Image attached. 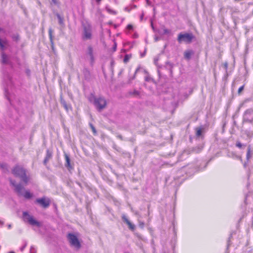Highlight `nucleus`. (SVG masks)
Returning a JSON list of instances; mask_svg holds the SVG:
<instances>
[{
    "instance_id": "obj_1",
    "label": "nucleus",
    "mask_w": 253,
    "mask_h": 253,
    "mask_svg": "<svg viewBox=\"0 0 253 253\" xmlns=\"http://www.w3.org/2000/svg\"><path fill=\"white\" fill-rule=\"evenodd\" d=\"M12 173L15 176L20 177L26 185L30 180L29 175L27 174L26 170L21 166L16 165L14 167L12 170Z\"/></svg>"
},
{
    "instance_id": "obj_2",
    "label": "nucleus",
    "mask_w": 253,
    "mask_h": 253,
    "mask_svg": "<svg viewBox=\"0 0 253 253\" xmlns=\"http://www.w3.org/2000/svg\"><path fill=\"white\" fill-rule=\"evenodd\" d=\"M10 182L11 185L14 187V190L19 196H23L26 199H30L33 197V194L29 191H26L25 192H23L24 190L23 186L21 184H16L15 180L11 179H10Z\"/></svg>"
},
{
    "instance_id": "obj_3",
    "label": "nucleus",
    "mask_w": 253,
    "mask_h": 253,
    "mask_svg": "<svg viewBox=\"0 0 253 253\" xmlns=\"http://www.w3.org/2000/svg\"><path fill=\"white\" fill-rule=\"evenodd\" d=\"M93 104L98 111H101L106 108L107 101L103 97H94Z\"/></svg>"
},
{
    "instance_id": "obj_4",
    "label": "nucleus",
    "mask_w": 253,
    "mask_h": 253,
    "mask_svg": "<svg viewBox=\"0 0 253 253\" xmlns=\"http://www.w3.org/2000/svg\"><path fill=\"white\" fill-rule=\"evenodd\" d=\"M23 217L25 221L28 222L30 225L40 227L42 223L36 220L33 216L29 214L27 212L24 211L23 213Z\"/></svg>"
},
{
    "instance_id": "obj_5",
    "label": "nucleus",
    "mask_w": 253,
    "mask_h": 253,
    "mask_svg": "<svg viewBox=\"0 0 253 253\" xmlns=\"http://www.w3.org/2000/svg\"><path fill=\"white\" fill-rule=\"evenodd\" d=\"M68 241L71 247L79 250L81 246L77 237L72 233H69L67 235Z\"/></svg>"
},
{
    "instance_id": "obj_6",
    "label": "nucleus",
    "mask_w": 253,
    "mask_h": 253,
    "mask_svg": "<svg viewBox=\"0 0 253 253\" xmlns=\"http://www.w3.org/2000/svg\"><path fill=\"white\" fill-rule=\"evenodd\" d=\"M194 37L191 33H180L177 38V41L179 43L182 42L190 43L191 42Z\"/></svg>"
},
{
    "instance_id": "obj_7",
    "label": "nucleus",
    "mask_w": 253,
    "mask_h": 253,
    "mask_svg": "<svg viewBox=\"0 0 253 253\" xmlns=\"http://www.w3.org/2000/svg\"><path fill=\"white\" fill-rule=\"evenodd\" d=\"M84 40H89L92 38V29L89 25H84L82 34Z\"/></svg>"
},
{
    "instance_id": "obj_8",
    "label": "nucleus",
    "mask_w": 253,
    "mask_h": 253,
    "mask_svg": "<svg viewBox=\"0 0 253 253\" xmlns=\"http://www.w3.org/2000/svg\"><path fill=\"white\" fill-rule=\"evenodd\" d=\"M84 56L86 59L89 60L90 64L92 65L94 61V58L93 48L91 45H89L87 46L85 51Z\"/></svg>"
},
{
    "instance_id": "obj_9",
    "label": "nucleus",
    "mask_w": 253,
    "mask_h": 253,
    "mask_svg": "<svg viewBox=\"0 0 253 253\" xmlns=\"http://www.w3.org/2000/svg\"><path fill=\"white\" fill-rule=\"evenodd\" d=\"M244 121L253 123V110L250 109L246 110L244 115Z\"/></svg>"
},
{
    "instance_id": "obj_10",
    "label": "nucleus",
    "mask_w": 253,
    "mask_h": 253,
    "mask_svg": "<svg viewBox=\"0 0 253 253\" xmlns=\"http://www.w3.org/2000/svg\"><path fill=\"white\" fill-rule=\"evenodd\" d=\"M36 202L44 208H47L50 203L49 199L45 197L37 199Z\"/></svg>"
},
{
    "instance_id": "obj_11",
    "label": "nucleus",
    "mask_w": 253,
    "mask_h": 253,
    "mask_svg": "<svg viewBox=\"0 0 253 253\" xmlns=\"http://www.w3.org/2000/svg\"><path fill=\"white\" fill-rule=\"evenodd\" d=\"M9 46V42L6 38H0V49L2 51Z\"/></svg>"
},
{
    "instance_id": "obj_12",
    "label": "nucleus",
    "mask_w": 253,
    "mask_h": 253,
    "mask_svg": "<svg viewBox=\"0 0 253 253\" xmlns=\"http://www.w3.org/2000/svg\"><path fill=\"white\" fill-rule=\"evenodd\" d=\"M1 62L2 64L8 65L10 63L9 57L7 55H6L3 51L1 52Z\"/></svg>"
},
{
    "instance_id": "obj_13",
    "label": "nucleus",
    "mask_w": 253,
    "mask_h": 253,
    "mask_svg": "<svg viewBox=\"0 0 253 253\" xmlns=\"http://www.w3.org/2000/svg\"><path fill=\"white\" fill-rule=\"evenodd\" d=\"M122 219L123 220L124 222H126L127 225L128 226V227L131 230H134L135 229V225L132 224L129 220L127 218L126 216L123 214L122 216Z\"/></svg>"
},
{
    "instance_id": "obj_14",
    "label": "nucleus",
    "mask_w": 253,
    "mask_h": 253,
    "mask_svg": "<svg viewBox=\"0 0 253 253\" xmlns=\"http://www.w3.org/2000/svg\"><path fill=\"white\" fill-rule=\"evenodd\" d=\"M60 103L66 111H68L71 109V106L67 104L65 100L63 99L61 96L60 97Z\"/></svg>"
},
{
    "instance_id": "obj_15",
    "label": "nucleus",
    "mask_w": 253,
    "mask_h": 253,
    "mask_svg": "<svg viewBox=\"0 0 253 253\" xmlns=\"http://www.w3.org/2000/svg\"><path fill=\"white\" fill-rule=\"evenodd\" d=\"M64 156L66 160L65 166L68 168V169H70L72 168L70 164V159L67 154H65Z\"/></svg>"
},
{
    "instance_id": "obj_16",
    "label": "nucleus",
    "mask_w": 253,
    "mask_h": 253,
    "mask_svg": "<svg viewBox=\"0 0 253 253\" xmlns=\"http://www.w3.org/2000/svg\"><path fill=\"white\" fill-rule=\"evenodd\" d=\"M193 54L194 52L192 50H186L184 53V58L187 60H189Z\"/></svg>"
},
{
    "instance_id": "obj_17",
    "label": "nucleus",
    "mask_w": 253,
    "mask_h": 253,
    "mask_svg": "<svg viewBox=\"0 0 253 253\" xmlns=\"http://www.w3.org/2000/svg\"><path fill=\"white\" fill-rule=\"evenodd\" d=\"M53 33V31L51 28H49L48 30L49 37L50 39V42H51V45L53 47V36L52 35Z\"/></svg>"
},
{
    "instance_id": "obj_18",
    "label": "nucleus",
    "mask_w": 253,
    "mask_h": 253,
    "mask_svg": "<svg viewBox=\"0 0 253 253\" xmlns=\"http://www.w3.org/2000/svg\"><path fill=\"white\" fill-rule=\"evenodd\" d=\"M0 168L5 172L8 171V167L7 165L5 163H0Z\"/></svg>"
},
{
    "instance_id": "obj_19",
    "label": "nucleus",
    "mask_w": 253,
    "mask_h": 253,
    "mask_svg": "<svg viewBox=\"0 0 253 253\" xmlns=\"http://www.w3.org/2000/svg\"><path fill=\"white\" fill-rule=\"evenodd\" d=\"M56 16L58 19V22L60 25H63L64 24V19L62 17H61L59 14L57 13Z\"/></svg>"
},
{
    "instance_id": "obj_20",
    "label": "nucleus",
    "mask_w": 253,
    "mask_h": 253,
    "mask_svg": "<svg viewBox=\"0 0 253 253\" xmlns=\"http://www.w3.org/2000/svg\"><path fill=\"white\" fill-rule=\"evenodd\" d=\"M12 40L15 42H18L19 39V36L18 34H14L11 36Z\"/></svg>"
},
{
    "instance_id": "obj_21",
    "label": "nucleus",
    "mask_w": 253,
    "mask_h": 253,
    "mask_svg": "<svg viewBox=\"0 0 253 253\" xmlns=\"http://www.w3.org/2000/svg\"><path fill=\"white\" fill-rule=\"evenodd\" d=\"M171 33V31L170 30L164 28L163 29V34L164 35H170Z\"/></svg>"
},
{
    "instance_id": "obj_22",
    "label": "nucleus",
    "mask_w": 253,
    "mask_h": 253,
    "mask_svg": "<svg viewBox=\"0 0 253 253\" xmlns=\"http://www.w3.org/2000/svg\"><path fill=\"white\" fill-rule=\"evenodd\" d=\"M236 147L239 148H242V147H243L244 148H245L246 147V145L245 144H242L239 141H237L236 143Z\"/></svg>"
},
{
    "instance_id": "obj_23",
    "label": "nucleus",
    "mask_w": 253,
    "mask_h": 253,
    "mask_svg": "<svg viewBox=\"0 0 253 253\" xmlns=\"http://www.w3.org/2000/svg\"><path fill=\"white\" fill-rule=\"evenodd\" d=\"M89 126H90V127H91V130H92V132H93V134H94V135H96V134H97V131H96V129H95V127H94V126H93V125L92 124H91V123H90V124H89Z\"/></svg>"
},
{
    "instance_id": "obj_24",
    "label": "nucleus",
    "mask_w": 253,
    "mask_h": 253,
    "mask_svg": "<svg viewBox=\"0 0 253 253\" xmlns=\"http://www.w3.org/2000/svg\"><path fill=\"white\" fill-rule=\"evenodd\" d=\"M202 130L200 128H196V135L198 137L202 135Z\"/></svg>"
},
{
    "instance_id": "obj_25",
    "label": "nucleus",
    "mask_w": 253,
    "mask_h": 253,
    "mask_svg": "<svg viewBox=\"0 0 253 253\" xmlns=\"http://www.w3.org/2000/svg\"><path fill=\"white\" fill-rule=\"evenodd\" d=\"M51 157H52L51 152L49 150H47L46 151V155L45 158H46L48 159H50L51 158Z\"/></svg>"
},
{
    "instance_id": "obj_26",
    "label": "nucleus",
    "mask_w": 253,
    "mask_h": 253,
    "mask_svg": "<svg viewBox=\"0 0 253 253\" xmlns=\"http://www.w3.org/2000/svg\"><path fill=\"white\" fill-rule=\"evenodd\" d=\"M251 148L250 147H249L248 149L247 154V160H249L251 158Z\"/></svg>"
},
{
    "instance_id": "obj_27",
    "label": "nucleus",
    "mask_w": 253,
    "mask_h": 253,
    "mask_svg": "<svg viewBox=\"0 0 253 253\" xmlns=\"http://www.w3.org/2000/svg\"><path fill=\"white\" fill-rule=\"evenodd\" d=\"M131 94L135 96H138L139 95V92L137 90H134L133 91L130 93Z\"/></svg>"
},
{
    "instance_id": "obj_28",
    "label": "nucleus",
    "mask_w": 253,
    "mask_h": 253,
    "mask_svg": "<svg viewBox=\"0 0 253 253\" xmlns=\"http://www.w3.org/2000/svg\"><path fill=\"white\" fill-rule=\"evenodd\" d=\"M131 56L130 55H126L125 56V58H124V61L125 62H127L129 59H130Z\"/></svg>"
},
{
    "instance_id": "obj_29",
    "label": "nucleus",
    "mask_w": 253,
    "mask_h": 253,
    "mask_svg": "<svg viewBox=\"0 0 253 253\" xmlns=\"http://www.w3.org/2000/svg\"><path fill=\"white\" fill-rule=\"evenodd\" d=\"M244 85H242V86H241L239 89H238V94H240L241 93V92L243 91V90L244 89Z\"/></svg>"
},
{
    "instance_id": "obj_30",
    "label": "nucleus",
    "mask_w": 253,
    "mask_h": 253,
    "mask_svg": "<svg viewBox=\"0 0 253 253\" xmlns=\"http://www.w3.org/2000/svg\"><path fill=\"white\" fill-rule=\"evenodd\" d=\"M30 253H36V250L33 247H31L30 249Z\"/></svg>"
},
{
    "instance_id": "obj_31",
    "label": "nucleus",
    "mask_w": 253,
    "mask_h": 253,
    "mask_svg": "<svg viewBox=\"0 0 253 253\" xmlns=\"http://www.w3.org/2000/svg\"><path fill=\"white\" fill-rule=\"evenodd\" d=\"M126 28L128 30H132L133 29V26L131 24H129L127 25Z\"/></svg>"
},
{
    "instance_id": "obj_32",
    "label": "nucleus",
    "mask_w": 253,
    "mask_h": 253,
    "mask_svg": "<svg viewBox=\"0 0 253 253\" xmlns=\"http://www.w3.org/2000/svg\"><path fill=\"white\" fill-rule=\"evenodd\" d=\"M107 11L110 13H112L113 14H116V12L112 10H111L110 9L108 8H107Z\"/></svg>"
},
{
    "instance_id": "obj_33",
    "label": "nucleus",
    "mask_w": 253,
    "mask_h": 253,
    "mask_svg": "<svg viewBox=\"0 0 253 253\" xmlns=\"http://www.w3.org/2000/svg\"><path fill=\"white\" fill-rule=\"evenodd\" d=\"M49 159L46 158H45L44 160V161H43V163L44 165H46L47 163V162L49 161Z\"/></svg>"
},
{
    "instance_id": "obj_34",
    "label": "nucleus",
    "mask_w": 253,
    "mask_h": 253,
    "mask_svg": "<svg viewBox=\"0 0 253 253\" xmlns=\"http://www.w3.org/2000/svg\"><path fill=\"white\" fill-rule=\"evenodd\" d=\"M224 67L225 70L227 69L228 68V63L227 62H225L224 63Z\"/></svg>"
},
{
    "instance_id": "obj_35",
    "label": "nucleus",
    "mask_w": 253,
    "mask_h": 253,
    "mask_svg": "<svg viewBox=\"0 0 253 253\" xmlns=\"http://www.w3.org/2000/svg\"><path fill=\"white\" fill-rule=\"evenodd\" d=\"M52 1L53 3H54L55 4H57V1L56 0H52Z\"/></svg>"
},
{
    "instance_id": "obj_36",
    "label": "nucleus",
    "mask_w": 253,
    "mask_h": 253,
    "mask_svg": "<svg viewBox=\"0 0 253 253\" xmlns=\"http://www.w3.org/2000/svg\"><path fill=\"white\" fill-rule=\"evenodd\" d=\"M117 137H118V138H120V139L123 140V137L122 135H119L117 136Z\"/></svg>"
},
{
    "instance_id": "obj_37",
    "label": "nucleus",
    "mask_w": 253,
    "mask_h": 253,
    "mask_svg": "<svg viewBox=\"0 0 253 253\" xmlns=\"http://www.w3.org/2000/svg\"><path fill=\"white\" fill-rule=\"evenodd\" d=\"M150 78L149 77H146L145 78V81H149L150 80Z\"/></svg>"
},
{
    "instance_id": "obj_38",
    "label": "nucleus",
    "mask_w": 253,
    "mask_h": 253,
    "mask_svg": "<svg viewBox=\"0 0 253 253\" xmlns=\"http://www.w3.org/2000/svg\"><path fill=\"white\" fill-rule=\"evenodd\" d=\"M136 7V5H131V9H133V8H135Z\"/></svg>"
},
{
    "instance_id": "obj_39",
    "label": "nucleus",
    "mask_w": 253,
    "mask_h": 253,
    "mask_svg": "<svg viewBox=\"0 0 253 253\" xmlns=\"http://www.w3.org/2000/svg\"><path fill=\"white\" fill-rule=\"evenodd\" d=\"M25 246H26V245H25V246H24L23 247H22L21 248V250L22 251L24 249V248H25Z\"/></svg>"
},
{
    "instance_id": "obj_40",
    "label": "nucleus",
    "mask_w": 253,
    "mask_h": 253,
    "mask_svg": "<svg viewBox=\"0 0 253 253\" xmlns=\"http://www.w3.org/2000/svg\"><path fill=\"white\" fill-rule=\"evenodd\" d=\"M143 16V14H142L141 16V19H142Z\"/></svg>"
},
{
    "instance_id": "obj_41",
    "label": "nucleus",
    "mask_w": 253,
    "mask_h": 253,
    "mask_svg": "<svg viewBox=\"0 0 253 253\" xmlns=\"http://www.w3.org/2000/svg\"><path fill=\"white\" fill-rule=\"evenodd\" d=\"M138 70H139V68H137V69L136 70V71H135V73L137 72H138Z\"/></svg>"
},
{
    "instance_id": "obj_42",
    "label": "nucleus",
    "mask_w": 253,
    "mask_h": 253,
    "mask_svg": "<svg viewBox=\"0 0 253 253\" xmlns=\"http://www.w3.org/2000/svg\"><path fill=\"white\" fill-rule=\"evenodd\" d=\"M8 253H15L13 251H11V252H9Z\"/></svg>"
},
{
    "instance_id": "obj_43",
    "label": "nucleus",
    "mask_w": 253,
    "mask_h": 253,
    "mask_svg": "<svg viewBox=\"0 0 253 253\" xmlns=\"http://www.w3.org/2000/svg\"><path fill=\"white\" fill-rule=\"evenodd\" d=\"M101 0H96L97 1L99 2L100 1H101Z\"/></svg>"
},
{
    "instance_id": "obj_44",
    "label": "nucleus",
    "mask_w": 253,
    "mask_h": 253,
    "mask_svg": "<svg viewBox=\"0 0 253 253\" xmlns=\"http://www.w3.org/2000/svg\"><path fill=\"white\" fill-rule=\"evenodd\" d=\"M10 227H11V225H9V226H8V228H10Z\"/></svg>"
},
{
    "instance_id": "obj_45",
    "label": "nucleus",
    "mask_w": 253,
    "mask_h": 253,
    "mask_svg": "<svg viewBox=\"0 0 253 253\" xmlns=\"http://www.w3.org/2000/svg\"><path fill=\"white\" fill-rule=\"evenodd\" d=\"M246 134H247V135L249 136L250 135V134H248L247 133H246Z\"/></svg>"
},
{
    "instance_id": "obj_46",
    "label": "nucleus",
    "mask_w": 253,
    "mask_h": 253,
    "mask_svg": "<svg viewBox=\"0 0 253 253\" xmlns=\"http://www.w3.org/2000/svg\"><path fill=\"white\" fill-rule=\"evenodd\" d=\"M6 96H7V95H6ZM6 97H7L8 100H9V98H8V97H7V96H6Z\"/></svg>"
},
{
    "instance_id": "obj_47",
    "label": "nucleus",
    "mask_w": 253,
    "mask_h": 253,
    "mask_svg": "<svg viewBox=\"0 0 253 253\" xmlns=\"http://www.w3.org/2000/svg\"><path fill=\"white\" fill-rule=\"evenodd\" d=\"M1 29L0 28V32L1 31Z\"/></svg>"
}]
</instances>
